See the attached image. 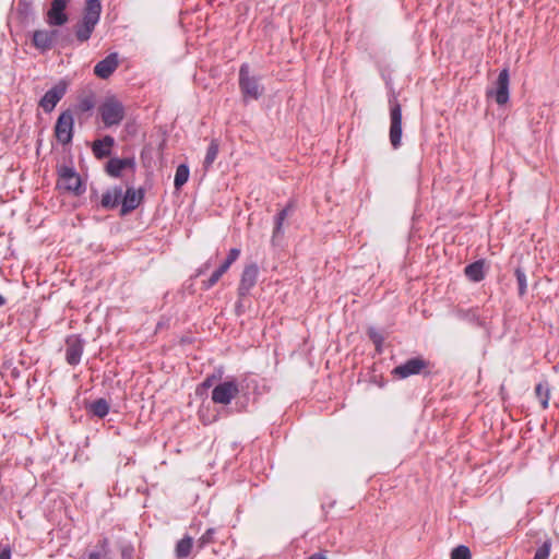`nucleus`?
Wrapping results in <instances>:
<instances>
[{"label": "nucleus", "instance_id": "obj_1", "mask_svg": "<svg viewBox=\"0 0 559 559\" xmlns=\"http://www.w3.org/2000/svg\"><path fill=\"white\" fill-rule=\"evenodd\" d=\"M98 114L105 128L119 126L126 116V107L117 96H107L98 106Z\"/></svg>", "mask_w": 559, "mask_h": 559}, {"label": "nucleus", "instance_id": "obj_2", "mask_svg": "<svg viewBox=\"0 0 559 559\" xmlns=\"http://www.w3.org/2000/svg\"><path fill=\"white\" fill-rule=\"evenodd\" d=\"M238 83L245 100H257L264 92V87L260 84V78L250 74V67L248 63H242L239 68Z\"/></svg>", "mask_w": 559, "mask_h": 559}, {"label": "nucleus", "instance_id": "obj_3", "mask_svg": "<svg viewBox=\"0 0 559 559\" xmlns=\"http://www.w3.org/2000/svg\"><path fill=\"white\" fill-rule=\"evenodd\" d=\"M390 105V132L389 139L392 147L397 150L402 145V107L393 93L389 97Z\"/></svg>", "mask_w": 559, "mask_h": 559}, {"label": "nucleus", "instance_id": "obj_4", "mask_svg": "<svg viewBox=\"0 0 559 559\" xmlns=\"http://www.w3.org/2000/svg\"><path fill=\"white\" fill-rule=\"evenodd\" d=\"M58 187L78 197L85 192V186L81 176L71 165H62L58 168Z\"/></svg>", "mask_w": 559, "mask_h": 559}, {"label": "nucleus", "instance_id": "obj_5", "mask_svg": "<svg viewBox=\"0 0 559 559\" xmlns=\"http://www.w3.org/2000/svg\"><path fill=\"white\" fill-rule=\"evenodd\" d=\"M430 362L421 356H416L407 359L403 364L396 366L392 374L399 379H406L411 376L416 374H429V371L425 372L428 369Z\"/></svg>", "mask_w": 559, "mask_h": 559}, {"label": "nucleus", "instance_id": "obj_6", "mask_svg": "<svg viewBox=\"0 0 559 559\" xmlns=\"http://www.w3.org/2000/svg\"><path fill=\"white\" fill-rule=\"evenodd\" d=\"M74 129V117L71 109L63 110L55 124V135L57 140L67 145L72 142Z\"/></svg>", "mask_w": 559, "mask_h": 559}, {"label": "nucleus", "instance_id": "obj_7", "mask_svg": "<svg viewBox=\"0 0 559 559\" xmlns=\"http://www.w3.org/2000/svg\"><path fill=\"white\" fill-rule=\"evenodd\" d=\"M239 390L236 380L221 382L212 391V401L216 404L227 405L239 395Z\"/></svg>", "mask_w": 559, "mask_h": 559}, {"label": "nucleus", "instance_id": "obj_8", "mask_svg": "<svg viewBox=\"0 0 559 559\" xmlns=\"http://www.w3.org/2000/svg\"><path fill=\"white\" fill-rule=\"evenodd\" d=\"M67 83L59 81L51 88H49L39 100V106L47 114L51 112L57 104L62 99L67 93Z\"/></svg>", "mask_w": 559, "mask_h": 559}, {"label": "nucleus", "instance_id": "obj_9", "mask_svg": "<svg viewBox=\"0 0 559 559\" xmlns=\"http://www.w3.org/2000/svg\"><path fill=\"white\" fill-rule=\"evenodd\" d=\"M259 276V266L257 263H250L245 265L239 286H238V296L239 298H245L250 294V290L255 286Z\"/></svg>", "mask_w": 559, "mask_h": 559}, {"label": "nucleus", "instance_id": "obj_10", "mask_svg": "<svg viewBox=\"0 0 559 559\" xmlns=\"http://www.w3.org/2000/svg\"><path fill=\"white\" fill-rule=\"evenodd\" d=\"M69 1L70 0H51L46 17V22L49 26H62L68 22L69 16L66 9Z\"/></svg>", "mask_w": 559, "mask_h": 559}, {"label": "nucleus", "instance_id": "obj_11", "mask_svg": "<svg viewBox=\"0 0 559 559\" xmlns=\"http://www.w3.org/2000/svg\"><path fill=\"white\" fill-rule=\"evenodd\" d=\"M294 202L289 201L284 209H282L274 217V229L271 238L273 247L282 246L284 237V222L294 211Z\"/></svg>", "mask_w": 559, "mask_h": 559}, {"label": "nucleus", "instance_id": "obj_12", "mask_svg": "<svg viewBox=\"0 0 559 559\" xmlns=\"http://www.w3.org/2000/svg\"><path fill=\"white\" fill-rule=\"evenodd\" d=\"M66 360L70 366L80 364L83 350L84 340L80 335H70L66 340Z\"/></svg>", "mask_w": 559, "mask_h": 559}, {"label": "nucleus", "instance_id": "obj_13", "mask_svg": "<svg viewBox=\"0 0 559 559\" xmlns=\"http://www.w3.org/2000/svg\"><path fill=\"white\" fill-rule=\"evenodd\" d=\"M143 198V189L136 190L133 187H128L126 192H122L120 215L124 216L134 211L141 204Z\"/></svg>", "mask_w": 559, "mask_h": 559}, {"label": "nucleus", "instance_id": "obj_14", "mask_svg": "<svg viewBox=\"0 0 559 559\" xmlns=\"http://www.w3.org/2000/svg\"><path fill=\"white\" fill-rule=\"evenodd\" d=\"M237 384L240 390L236 406L238 407V411H243L247 407L250 394L255 393L259 385L257 379L251 376L245 377L240 382H237Z\"/></svg>", "mask_w": 559, "mask_h": 559}, {"label": "nucleus", "instance_id": "obj_15", "mask_svg": "<svg viewBox=\"0 0 559 559\" xmlns=\"http://www.w3.org/2000/svg\"><path fill=\"white\" fill-rule=\"evenodd\" d=\"M116 144V140L114 136L107 134L102 139H96L93 141L91 145L92 153L94 157L98 160L107 158L112 153V147Z\"/></svg>", "mask_w": 559, "mask_h": 559}, {"label": "nucleus", "instance_id": "obj_16", "mask_svg": "<svg viewBox=\"0 0 559 559\" xmlns=\"http://www.w3.org/2000/svg\"><path fill=\"white\" fill-rule=\"evenodd\" d=\"M510 75L507 68L502 69L496 82L495 100L498 105H504L509 102Z\"/></svg>", "mask_w": 559, "mask_h": 559}, {"label": "nucleus", "instance_id": "obj_17", "mask_svg": "<svg viewBox=\"0 0 559 559\" xmlns=\"http://www.w3.org/2000/svg\"><path fill=\"white\" fill-rule=\"evenodd\" d=\"M118 68L117 53H110L94 67V73L100 79H108Z\"/></svg>", "mask_w": 559, "mask_h": 559}, {"label": "nucleus", "instance_id": "obj_18", "mask_svg": "<svg viewBox=\"0 0 559 559\" xmlns=\"http://www.w3.org/2000/svg\"><path fill=\"white\" fill-rule=\"evenodd\" d=\"M122 187L114 186L108 188L102 195L100 206L105 210H115L121 204Z\"/></svg>", "mask_w": 559, "mask_h": 559}, {"label": "nucleus", "instance_id": "obj_19", "mask_svg": "<svg viewBox=\"0 0 559 559\" xmlns=\"http://www.w3.org/2000/svg\"><path fill=\"white\" fill-rule=\"evenodd\" d=\"M50 29H37L33 33L32 44L41 53L53 48L52 36Z\"/></svg>", "mask_w": 559, "mask_h": 559}, {"label": "nucleus", "instance_id": "obj_20", "mask_svg": "<svg viewBox=\"0 0 559 559\" xmlns=\"http://www.w3.org/2000/svg\"><path fill=\"white\" fill-rule=\"evenodd\" d=\"M102 13V3L100 0H86L84 11H83V21L87 23L97 25L100 19Z\"/></svg>", "mask_w": 559, "mask_h": 559}, {"label": "nucleus", "instance_id": "obj_21", "mask_svg": "<svg viewBox=\"0 0 559 559\" xmlns=\"http://www.w3.org/2000/svg\"><path fill=\"white\" fill-rule=\"evenodd\" d=\"M52 44L53 48H68L73 44V35L69 28H52Z\"/></svg>", "mask_w": 559, "mask_h": 559}, {"label": "nucleus", "instance_id": "obj_22", "mask_svg": "<svg viewBox=\"0 0 559 559\" xmlns=\"http://www.w3.org/2000/svg\"><path fill=\"white\" fill-rule=\"evenodd\" d=\"M464 274L474 283L483 281L485 278V260L479 259L467 264L464 269Z\"/></svg>", "mask_w": 559, "mask_h": 559}, {"label": "nucleus", "instance_id": "obj_23", "mask_svg": "<svg viewBox=\"0 0 559 559\" xmlns=\"http://www.w3.org/2000/svg\"><path fill=\"white\" fill-rule=\"evenodd\" d=\"M455 317L460 320L466 321L475 326L484 328L485 322L480 319L476 308L469 309H457L455 311Z\"/></svg>", "mask_w": 559, "mask_h": 559}, {"label": "nucleus", "instance_id": "obj_24", "mask_svg": "<svg viewBox=\"0 0 559 559\" xmlns=\"http://www.w3.org/2000/svg\"><path fill=\"white\" fill-rule=\"evenodd\" d=\"M86 411L95 417L104 418L110 411V405L106 399L99 397L86 405Z\"/></svg>", "mask_w": 559, "mask_h": 559}, {"label": "nucleus", "instance_id": "obj_25", "mask_svg": "<svg viewBox=\"0 0 559 559\" xmlns=\"http://www.w3.org/2000/svg\"><path fill=\"white\" fill-rule=\"evenodd\" d=\"M96 99L94 94L90 93L83 97H80L73 107V114L81 116L85 112L92 111L95 108Z\"/></svg>", "mask_w": 559, "mask_h": 559}, {"label": "nucleus", "instance_id": "obj_26", "mask_svg": "<svg viewBox=\"0 0 559 559\" xmlns=\"http://www.w3.org/2000/svg\"><path fill=\"white\" fill-rule=\"evenodd\" d=\"M15 14L22 24H26L33 14L32 0H17Z\"/></svg>", "mask_w": 559, "mask_h": 559}, {"label": "nucleus", "instance_id": "obj_27", "mask_svg": "<svg viewBox=\"0 0 559 559\" xmlns=\"http://www.w3.org/2000/svg\"><path fill=\"white\" fill-rule=\"evenodd\" d=\"M95 26L96 25L87 23L86 21H83V20L78 22L76 25L74 26V33H75L76 39L80 43L87 41L91 38V36L95 29Z\"/></svg>", "mask_w": 559, "mask_h": 559}, {"label": "nucleus", "instance_id": "obj_28", "mask_svg": "<svg viewBox=\"0 0 559 559\" xmlns=\"http://www.w3.org/2000/svg\"><path fill=\"white\" fill-rule=\"evenodd\" d=\"M192 545H193V539L190 536H185L183 538H181L176 545V549H175L176 557L178 559L187 558L191 552Z\"/></svg>", "mask_w": 559, "mask_h": 559}, {"label": "nucleus", "instance_id": "obj_29", "mask_svg": "<svg viewBox=\"0 0 559 559\" xmlns=\"http://www.w3.org/2000/svg\"><path fill=\"white\" fill-rule=\"evenodd\" d=\"M190 176V169L187 164H180L175 173L174 186L177 190H180L183 185L187 183Z\"/></svg>", "mask_w": 559, "mask_h": 559}, {"label": "nucleus", "instance_id": "obj_30", "mask_svg": "<svg viewBox=\"0 0 559 559\" xmlns=\"http://www.w3.org/2000/svg\"><path fill=\"white\" fill-rule=\"evenodd\" d=\"M219 152V143L216 139H213L206 150V154L203 162L204 169L212 167Z\"/></svg>", "mask_w": 559, "mask_h": 559}, {"label": "nucleus", "instance_id": "obj_31", "mask_svg": "<svg viewBox=\"0 0 559 559\" xmlns=\"http://www.w3.org/2000/svg\"><path fill=\"white\" fill-rule=\"evenodd\" d=\"M122 163L123 162L121 160V158L111 157L105 166V170H106L107 175H109L110 177H114V178H120L122 175V170H123Z\"/></svg>", "mask_w": 559, "mask_h": 559}, {"label": "nucleus", "instance_id": "obj_32", "mask_svg": "<svg viewBox=\"0 0 559 559\" xmlns=\"http://www.w3.org/2000/svg\"><path fill=\"white\" fill-rule=\"evenodd\" d=\"M514 275H515L516 282H518L519 296L523 297L526 294V289H527V281H526L525 271L519 266L514 270Z\"/></svg>", "mask_w": 559, "mask_h": 559}, {"label": "nucleus", "instance_id": "obj_33", "mask_svg": "<svg viewBox=\"0 0 559 559\" xmlns=\"http://www.w3.org/2000/svg\"><path fill=\"white\" fill-rule=\"evenodd\" d=\"M536 395L540 400V404L543 408L548 407V401H549V390L547 386L543 385L542 383H538L535 388Z\"/></svg>", "mask_w": 559, "mask_h": 559}, {"label": "nucleus", "instance_id": "obj_34", "mask_svg": "<svg viewBox=\"0 0 559 559\" xmlns=\"http://www.w3.org/2000/svg\"><path fill=\"white\" fill-rule=\"evenodd\" d=\"M451 559H471V550L465 545H459L451 551Z\"/></svg>", "mask_w": 559, "mask_h": 559}, {"label": "nucleus", "instance_id": "obj_35", "mask_svg": "<svg viewBox=\"0 0 559 559\" xmlns=\"http://www.w3.org/2000/svg\"><path fill=\"white\" fill-rule=\"evenodd\" d=\"M551 543L545 540L535 551L533 559H548L550 555Z\"/></svg>", "mask_w": 559, "mask_h": 559}, {"label": "nucleus", "instance_id": "obj_36", "mask_svg": "<svg viewBox=\"0 0 559 559\" xmlns=\"http://www.w3.org/2000/svg\"><path fill=\"white\" fill-rule=\"evenodd\" d=\"M368 336H369V338L372 341V343L376 345V347L378 349L382 346V344L384 342V337L376 329L370 328L368 330Z\"/></svg>", "mask_w": 559, "mask_h": 559}, {"label": "nucleus", "instance_id": "obj_37", "mask_svg": "<svg viewBox=\"0 0 559 559\" xmlns=\"http://www.w3.org/2000/svg\"><path fill=\"white\" fill-rule=\"evenodd\" d=\"M214 534H215V530L214 528H207L203 534L202 536L199 538V544L201 547H204L211 543H213L214 540Z\"/></svg>", "mask_w": 559, "mask_h": 559}, {"label": "nucleus", "instance_id": "obj_38", "mask_svg": "<svg viewBox=\"0 0 559 559\" xmlns=\"http://www.w3.org/2000/svg\"><path fill=\"white\" fill-rule=\"evenodd\" d=\"M223 275H221L217 270H215L212 275L210 276V278L207 281H204L202 283V287L204 289H210L212 288L218 281L219 278L222 277Z\"/></svg>", "mask_w": 559, "mask_h": 559}, {"label": "nucleus", "instance_id": "obj_39", "mask_svg": "<svg viewBox=\"0 0 559 559\" xmlns=\"http://www.w3.org/2000/svg\"><path fill=\"white\" fill-rule=\"evenodd\" d=\"M12 548L9 544L0 543V559H11Z\"/></svg>", "mask_w": 559, "mask_h": 559}, {"label": "nucleus", "instance_id": "obj_40", "mask_svg": "<svg viewBox=\"0 0 559 559\" xmlns=\"http://www.w3.org/2000/svg\"><path fill=\"white\" fill-rule=\"evenodd\" d=\"M134 548L131 545H124L121 547L122 559H133Z\"/></svg>", "mask_w": 559, "mask_h": 559}, {"label": "nucleus", "instance_id": "obj_41", "mask_svg": "<svg viewBox=\"0 0 559 559\" xmlns=\"http://www.w3.org/2000/svg\"><path fill=\"white\" fill-rule=\"evenodd\" d=\"M240 255V249L231 248L226 257L227 263L233 264Z\"/></svg>", "mask_w": 559, "mask_h": 559}, {"label": "nucleus", "instance_id": "obj_42", "mask_svg": "<svg viewBox=\"0 0 559 559\" xmlns=\"http://www.w3.org/2000/svg\"><path fill=\"white\" fill-rule=\"evenodd\" d=\"M121 160L123 162L122 163L123 169L130 168L133 170L135 168L134 157H126V158H121Z\"/></svg>", "mask_w": 559, "mask_h": 559}, {"label": "nucleus", "instance_id": "obj_43", "mask_svg": "<svg viewBox=\"0 0 559 559\" xmlns=\"http://www.w3.org/2000/svg\"><path fill=\"white\" fill-rule=\"evenodd\" d=\"M215 379H216V377L214 374L207 376L204 379V381L201 383V386L205 388V389L211 388L213 385Z\"/></svg>", "mask_w": 559, "mask_h": 559}, {"label": "nucleus", "instance_id": "obj_44", "mask_svg": "<svg viewBox=\"0 0 559 559\" xmlns=\"http://www.w3.org/2000/svg\"><path fill=\"white\" fill-rule=\"evenodd\" d=\"M230 263H227V260H225L216 270L221 275H224L228 269L230 267Z\"/></svg>", "mask_w": 559, "mask_h": 559}, {"label": "nucleus", "instance_id": "obj_45", "mask_svg": "<svg viewBox=\"0 0 559 559\" xmlns=\"http://www.w3.org/2000/svg\"><path fill=\"white\" fill-rule=\"evenodd\" d=\"M230 263H227V260H225L216 270L221 275H224L228 269L230 267Z\"/></svg>", "mask_w": 559, "mask_h": 559}, {"label": "nucleus", "instance_id": "obj_46", "mask_svg": "<svg viewBox=\"0 0 559 559\" xmlns=\"http://www.w3.org/2000/svg\"><path fill=\"white\" fill-rule=\"evenodd\" d=\"M86 559H102V554L99 551H91Z\"/></svg>", "mask_w": 559, "mask_h": 559}, {"label": "nucleus", "instance_id": "obj_47", "mask_svg": "<svg viewBox=\"0 0 559 559\" xmlns=\"http://www.w3.org/2000/svg\"><path fill=\"white\" fill-rule=\"evenodd\" d=\"M211 266V262L207 261L205 262L199 270H198V275H201L202 273H204L206 270H209V267Z\"/></svg>", "mask_w": 559, "mask_h": 559}, {"label": "nucleus", "instance_id": "obj_48", "mask_svg": "<svg viewBox=\"0 0 559 559\" xmlns=\"http://www.w3.org/2000/svg\"><path fill=\"white\" fill-rule=\"evenodd\" d=\"M308 559H328V557L323 554L317 552L311 555Z\"/></svg>", "mask_w": 559, "mask_h": 559}, {"label": "nucleus", "instance_id": "obj_49", "mask_svg": "<svg viewBox=\"0 0 559 559\" xmlns=\"http://www.w3.org/2000/svg\"><path fill=\"white\" fill-rule=\"evenodd\" d=\"M7 302L5 298L0 294V308Z\"/></svg>", "mask_w": 559, "mask_h": 559}, {"label": "nucleus", "instance_id": "obj_50", "mask_svg": "<svg viewBox=\"0 0 559 559\" xmlns=\"http://www.w3.org/2000/svg\"><path fill=\"white\" fill-rule=\"evenodd\" d=\"M240 309H241V304H240V302H238V304L236 305V310H237V312H238V313H240Z\"/></svg>", "mask_w": 559, "mask_h": 559}]
</instances>
